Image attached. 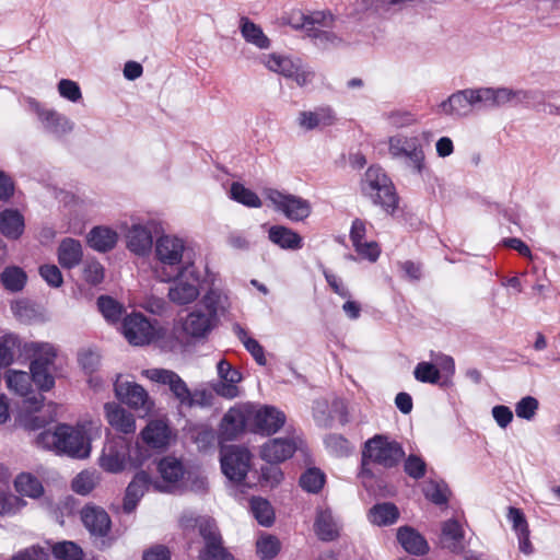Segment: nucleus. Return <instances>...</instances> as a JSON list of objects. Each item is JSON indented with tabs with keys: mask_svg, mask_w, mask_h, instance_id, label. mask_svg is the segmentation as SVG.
Returning <instances> with one entry per match:
<instances>
[{
	"mask_svg": "<svg viewBox=\"0 0 560 560\" xmlns=\"http://www.w3.org/2000/svg\"><path fill=\"white\" fill-rule=\"evenodd\" d=\"M86 424L71 427L59 424L55 430H45L36 438L37 446L67 454L75 458H86L91 453V444Z\"/></svg>",
	"mask_w": 560,
	"mask_h": 560,
	"instance_id": "nucleus-1",
	"label": "nucleus"
},
{
	"mask_svg": "<svg viewBox=\"0 0 560 560\" xmlns=\"http://www.w3.org/2000/svg\"><path fill=\"white\" fill-rule=\"evenodd\" d=\"M185 242L174 235H162L155 242L154 255L156 265L154 273L162 282H171L182 270Z\"/></svg>",
	"mask_w": 560,
	"mask_h": 560,
	"instance_id": "nucleus-2",
	"label": "nucleus"
},
{
	"mask_svg": "<svg viewBox=\"0 0 560 560\" xmlns=\"http://www.w3.org/2000/svg\"><path fill=\"white\" fill-rule=\"evenodd\" d=\"M361 189L365 196L387 212L396 209L398 198L394 185L381 167L371 166L368 168L361 183Z\"/></svg>",
	"mask_w": 560,
	"mask_h": 560,
	"instance_id": "nucleus-3",
	"label": "nucleus"
},
{
	"mask_svg": "<svg viewBox=\"0 0 560 560\" xmlns=\"http://www.w3.org/2000/svg\"><path fill=\"white\" fill-rule=\"evenodd\" d=\"M388 152L395 160H405L408 167L421 175L425 170V155L420 140L417 137H407L401 133L392 136L387 140Z\"/></svg>",
	"mask_w": 560,
	"mask_h": 560,
	"instance_id": "nucleus-4",
	"label": "nucleus"
},
{
	"mask_svg": "<svg viewBox=\"0 0 560 560\" xmlns=\"http://www.w3.org/2000/svg\"><path fill=\"white\" fill-rule=\"evenodd\" d=\"M167 298L176 305L195 302L200 294V278L192 264L188 262L171 280Z\"/></svg>",
	"mask_w": 560,
	"mask_h": 560,
	"instance_id": "nucleus-5",
	"label": "nucleus"
},
{
	"mask_svg": "<svg viewBox=\"0 0 560 560\" xmlns=\"http://www.w3.org/2000/svg\"><path fill=\"white\" fill-rule=\"evenodd\" d=\"M405 456L399 443L383 435H375L365 443L364 460L378 464L386 468L396 466Z\"/></svg>",
	"mask_w": 560,
	"mask_h": 560,
	"instance_id": "nucleus-6",
	"label": "nucleus"
},
{
	"mask_svg": "<svg viewBox=\"0 0 560 560\" xmlns=\"http://www.w3.org/2000/svg\"><path fill=\"white\" fill-rule=\"evenodd\" d=\"M477 105H481L479 89H465L451 94L436 107V114L453 118L469 116Z\"/></svg>",
	"mask_w": 560,
	"mask_h": 560,
	"instance_id": "nucleus-7",
	"label": "nucleus"
},
{
	"mask_svg": "<svg viewBox=\"0 0 560 560\" xmlns=\"http://www.w3.org/2000/svg\"><path fill=\"white\" fill-rule=\"evenodd\" d=\"M114 388L116 397L140 412L142 417L152 411L154 404L141 385L122 381L121 376H117Z\"/></svg>",
	"mask_w": 560,
	"mask_h": 560,
	"instance_id": "nucleus-8",
	"label": "nucleus"
},
{
	"mask_svg": "<svg viewBox=\"0 0 560 560\" xmlns=\"http://www.w3.org/2000/svg\"><path fill=\"white\" fill-rule=\"evenodd\" d=\"M142 375L154 383L168 386L180 405L191 407L195 404L194 395L187 384L174 371L166 369H148L142 371Z\"/></svg>",
	"mask_w": 560,
	"mask_h": 560,
	"instance_id": "nucleus-9",
	"label": "nucleus"
},
{
	"mask_svg": "<svg viewBox=\"0 0 560 560\" xmlns=\"http://www.w3.org/2000/svg\"><path fill=\"white\" fill-rule=\"evenodd\" d=\"M158 471L163 480V483L155 481L153 488L160 492H171L178 489L185 477L190 478L184 463L175 456H165L158 463Z\"/></svg>",
	"mask_w": 560,
	"mask_h": 560,
	"instance_id": "nucleus-10",
	"label": "nucleus"
},
{
	"mask_svg": "<svg viewBox=\"0 0 560 560\" xmlns=\"http://www.w3.org/2000/svg\"><path fill=\"white\" fill-rule=\"evenodd\" d=\"M265 194L275 209L281 211L292 221H302L311 214V205L305 199L292 195H284L276 189H267Z\"/></svg>",
	"mask_w": 560,
	"mask_h": 560,
	"instance_id": "nucleus-11",
	"label": "nucleus"
},
{
	"mask_svg": "<svg viewBox=\"0 0 560 560\" xmlns=\"http://www.w3.org/2000/svg\"><path fill=\"white\" fill-rule=\"evenodd\" d=\"M199 533L205 540L200 560H233L232 555L222 546V538L213 520L202 518L199 522Z\"/></svg>",
	"mask_w": 560,
	"mask_h": 560,
	"instance_id": "nucleus-12",
	"label": "nucleus"
},
{
	"mask_svg": "<svg viewBox=\"0 0 560 560\" xmlns=\"http://www.w3.org/2000/svg\"><path fill=\"white\" fill-rule=\"evenodd\" d=\"M221 468L228 479L242 482L250 467V453L238 446L225 448L221 455Z\"/></svg>",
	"mask_w": 560,
	"mask_h": 560,
	"instance_id": "nucleus-13",
	"label": "nucleus"
},
{
	"mask_svg": "<svg viewBox=\"0 0 560 560\" xmlns=\"http://www.w3.org/2000/svg\"><path fill=\"white\" fill-rule=\"evenodd\" d=\"M26 102L30 110L37 115L44 129L49 133L61 137L73 130L74 124L66 115L60 114L55 109L45 108L35 98L30 97Z\"/></svg>",
	"mask_w": 560,
	"mask_h": 560,
	"instance_id": "nucleus-14",
	"label": "nucleus"
},
{
	"mask_svg": "<svg viewBox=\"0 0 560 560\" xmlns=\"http://www.w3.org/2000/svg\"><path fill=\"white\" fill-rule=\"evenodd\" d=\"M122 332L128 342L133 346L149 345L156 337L154 326L140 313H132L125 317Z\"/></svg>",
	"mask_w": 560,
	"mask_h": 560,
	"instance_id": "nucleus-15",
	"label": "nucleus"
},
{
	"mask_svg": "<svg viewBox=\"0 0 560 560\" xmlns=\"http://www.w3.org/2000/svg\"><path fill=\"white\" fill-rule=\"evenodd\" d=\"M128 455V443L121 438L113 439L104 445L98 464L105 471L117 474L125 469Z\"/></svg>",
	"mask_w": 560,
	"mask_h": 560,
	"instance_id": "nucleus-16",
	"label": "nucleus"
},
{
	"mask_svg": "<svg viewBox=\"0 0 560 560\" xmlns=\"http://www.w3.org/2000/svg\"><path fill=\"white\" fill-rule=\"evenodd\" d=\"M252 420L256 432L270 435L283 427L285 415L275 407L262 406L258 409H253Z\"/></svg>",
	"mask_w": 560,
	"mask_h": 560,
	"instance_id": "nucleus-17",
	"label": "nucleus"
},
{
	"mask_svg": "<svg viewBox=\"0 0 560 560\" xmlns=\"http://www.w3.org/2000/svg\"><path fill=\"white\" fill-rule=\"evenodd\" d=\"M219 382L213 385V390L224 398H235L238 395L237 383L242 381V374L225 359L217 363Z\"/></svg>",
	"mask_w": 560,
	"mask_h": 560,
	"instance_id": "nucleus-18",
	"label": "nucleus"
},
{
	"mask_svg": "<svg viewBox=\"0 0 560 560\" xmlns=\"http://www.w3.org/2000/svg\"><path fill=\"white\" fill-rule=\"evenodd\" d=\"M253 408L247 406H236L230 408L224 415L220 431L225 440H234L242 433L248 420H252Z\"/></svg>",
	"mask_w": 560,
	"mask_h": 560,
	"instance_id": "nucleus-19",
	"label": "nucleus"
},
{
	"mask_svg": "<svg viewBox=\"0 0 560 560\" xmlns=\"http://www.w3.org/2000/svg\"><path fill=\"white\" fill-rule=\"evenodd\" d=\"M479 94L483 106H503L509 103H522L529 98L528 92L508 88H479Z\"/></svg>",
	"mask_w": 560,
	"mask_h": 560,
	"instance_id": "nucleus-20",
	"label": "nucleus"
},
{
	"mask_svg": "<svg viewBox=\"0 0 560 560\" xmlns=\"http://www.w3.org/2000/svg\"><path fill=\"white\" fill-rule=\"evenodd\" d=\"M336 121L335 112L329 106H319L310 110H301L296 116L299 128L304 131L323 129Z\"/></svg>",
	"mask_w": 560,
	"mask_h": 560,
	"instance_id": "nucleus-21",
	"label": "nucleus"
},
{
	"mask_svg": "<svg viewBox=\"0 0 560 560\" xmlns=\"http://www.w3.org/2000/svg\"><path fill=\"white\" fill-rule=\"evenodd\" d=\"M294 438H276L267 441L260 450V456L268 463H281L290 458L296 451Z\"/></svg>",
	"mask_w": 560,
	"mask_h": 560,
	"instance_id": "nucleus-22",
	"label": "nucleus"
},
{
	"mask_svg": "<svg viewBox=\"0 0 560 560\" xmlns=\"http://www.w3.org/2000/svg\"><path fill=\"white\" fill-rule=\"evenodd\" d=\"M81 520L85 528L94 537L104 538L110 530V518L102 508L86 505L81 511Z\"/></svg>",
	"mask_w": 560,
	"mask_h": 560,
	"instance_id": "nucleus-23",
	"label": "nucleus"
},
{
	"mask_svg": "<svg viewBox=\"0 0 560 560\" xmlns=\"http://www.w3.org/2000/svg\"><path fill=\"white\" fill-rule=\"evenodd\" d=\"M215 323L211 315L197 307L185 317L183 330L190 337L203 338L213 329Z\"/></svg>",
	"mask_w": 560,
	"mask_h": 560,
	"instance_id": "nucleus-24",
	"label": "nucleus"
},
{
	"mask_svg": "<svg viewBox=\"0 0 560 560\" xmlns=\"http://www.w3.org/2000/svg\"><path fill=\"white\" fill-rule=\"evenodd\" d=\"M153 485L154 482L151 481L149 474L139 471L127 487L124 499V510L127 513L132 512L145 491H148L150 487H153Z\"/></svg>",
	"mask_w": 560,
	"mask_h": 560,
	"instance_id": "nucleus-25",
	"label": "nucleus"
},
{
	"mask_svg": "<svg viewBox=\"0 0 560 560\" xmlns=\"http://www.w3.org/2000/svg\"><path fill=\"white\" fill-rule=\"evenodd\" d=\"M397 540L404 550L411 555L421 556L429 550V545L424 537L410 526L398 528Z\"/></svg>",
	"mask_w": 560,
	"mask_h": 560,
	"instance_id": "nucleus-26",
	"label": "nucleus"
},
{
	"mask_svg": "<svg viewBox=\"0 0 560 560\" xmlns=\"http://www.w3.org/2000/svg\"><path fill=\"white\" fill-rule=\"evenodd\" d=\"M108 423L117 431L122 433H132L136 430L133 416L122 407L116 404H106L104 406Z\"/></svg>",
	"mask_w": 560,
	"mask_h": 560,
	"instance_id": "nucleus-27",
	"label": "nucleus"
},
{
	"mask_svg": "<svg viewBox=\"0 0 560 560\" xmlns=\"http://www.w3.org/2000/svg\"><path fill=\"white\" fill-rule=\"evenodd\" d=\"M153 245L151 230L141 224H133L127 234V247L139 256L150 253Z\"/></svg>",
	"mask_w": 560,
	"mask_h": 560,
	"instance_id": "nucleus-28",
	"label": "nucleus"
},
{
	"mask_svg": "<svg viewBox=\"0 0 560 560\" xmlns=\"http://www.w3.org/2000/svg\"><path fill=\"white\" fill-rule=\"evenodd\" d=\"M269 240L277 246L287 250H298L303 247V238L293 230L283 225H273L268 231Z\"/></svg>",
	"mask_w": 560,
	"mask_h": 560,
	"instance_id": "nucleus-29",
	"label": "nucleus"
},
{
	"mask_svg": "<svg viewBox=\"0 0 560 560\" xmlns=\"http://www.w3.org/2000/svg\"><path fill=\"white\" fill-rule=\"evenodd\" d=\"M88 244L97 252H108L115 247L118 235L107 226H95L88 234Z\"/></svg>",
	"mask_w": 560,
	"mask_h": 560,
	"instance_id": "nucleus-30",
	"label": "nucleus"
},
{
	"mask_svg": "<svg viewBox=\"0 0 560 560\" xmlns=\"http://www.w3.org/2000/svg\"><path fill=\"white\" fill-rule=\"evenodd\" d=\"M141 436L148 445L161 448L168 443L170 428L162 420H153L142 430Z\"/></svg>",
	"mask_w": 560,
	"mask_h": 560,
	"instance_id": "nucleus-31",
	"label": "nucleus"
},
{
	"mask_svg": "<svg viewBox=\"0 0 560 560\" xmlns=\"http://www.w3.org/2000/svg\"><path fill=\"white\" fill-rule=\"evenodd\" d=\"M368 516L376 526H390L398 521L399 510L390 502L378 503L370 509Z\"/></svg>",
	"mask_w": 560,
	"mask_h": 560,
	"instance_id": "nucleus-32",
	"label": "nucleus"
},
{
	"mask_svg": "<svg viewBox=\"0 0 560 560\" xmlns=\"http://www.w3.org/2000/svg\"><path fill=\"white\" fill-rule=\"evenodd\" d=\"M82 259V247L74 238H65L58 247V260L63 268L71 269Z\"/></svg>",
	"mask_w": 560,
	"mask_h": 560,
	"instance_id": "nucleus-33",
	"label": "nucleus"
},
{
	"mask_svg": "<svg viewBox=\"0 0 560 560\" xmlns=\"http://www.w3.org/2000/svg\"><path fill=\"white\" fill-rule=\"evenodd\" d=\"M24 230V219L18 210L7 209L0 213V232L9 238H19Z\"/></svg>",
	"mask_w": 560,
	"mask_h": 560,
	"instance_id": "nucleus-34",
	"label": "nucleus"
},
{
	"mask_svg": "<svg viewBox=\"0 0 560 560\" xmlns=\"http://www.w3.org/2000/svg\"><path fill=\"white\" fill-rule=\"evenodd\" d=\"M240 30L243 38L259 49H268L270 47V39L264 33L262 28L250 21L248 18H242Z\"/></svg>",
	"mask_w": 560,
	"mask_h": 560,
	"instance_id": "nucleus-35",
	"label": "nucleus"
},
{
	"mask_svg": "<svg viewBox=\"0 0 560 560\" xmlns=\"http://www.w3.org/2000/svg\"><path fill=\"white\" fill-rule=\"evenodd\" d=\"M299 59H292L288 56L278 55V54H269L265 55L262 58V63L267 69L272 72L279 73L284 78L290 79L293 74V70L298 63Z\"/></svg>",
	"mask_w": 560,
	"mask_h": 560,
	"instance_id": "nucleus-36",
	"label": "nucleus"
},
{
	"mask_svg": "<svg viewBox=\"0 0 560 560\" xmlns=\"http://www.w3.org/2000/svg\"><path fill=\"white\" fill-rule=\"evenodd\" d=\"M8 388L19 396H27L32 389V377L27 372L9 370L5 373Z\"/></svg>",
	"mask_w": 560,
	"mask_h": 560,
	"instance_id": "nucleus-37",
	"label": "nucleus"
},
{
	"mask_svg": "<svg viewBox=\"0 0 560 560\" xmlns=\"http://www.w3.org/2000/svg\"><path fill=\"white\" fill-rule=\"evenodd\" d=\"M464 537L463 528L457 521L448 520L442 525L441 540L444 547L458 550L462 548V539Z\"/></svg>",
	"mask_w": 560,
	"mask_h": 560,
	"instance_id": "nucleus-38",
	"label": "nucleus"
},
{
	"mask_svg": "<svg viewBox=\"0 0 560 560\" xmlns=\"http://www.w3.org/2000/svg\"><path fill=\"white\" fill-rule=\"evenodd\" d=\"M27 350L33 353L31 363H38L39 366H52L57 355L56 348L48 342H32Z\"/></svg>",
	"mask_w": 560,
	"mask_h": 560,
	"instance_id": "nucleus-39",
	"label": "nucleus"
},
{
	"mask_svg": "<svg viewBox=\"0 0 560 560\" xmlns=\"http://www.w3.org/2000/svg\"><path fill=\"white\" fill-rule=\"evenodd\" d=\"M15 490L25 497L38 498L43 494V486L40 481L31 474H20L14 481Z\"/></svg>",
	"mask_w": 560,
	"mask_h": 560,
	"instance_id": "nucleus-40",
	"label": "nucleus"
},
{
	"mask_svg": "<svg viewBox=\"0 0 560 560\" xmlns=\"http://www.w3.org/2000/svg\"><path fill=\"white\" fill-rule=\"evenodd\" d=\"M314 527L322 540H332L338 534L336 523L328 511H320L317 514Z\"/></svg>",
	"mask_w": 560,
	"mask_h": 560,
	"instance_id": "nucleus-41",
	"label": "nucleus"
},
{
	"mask_svg": "<svg viewBox=\"0 0 560 560\" xmlns=\"http://www.w3.org/2000/svg\"><path fill=\"white\" fill-rule=\"evenodd\" d=\"M26 273L16 266L7 267L1 273V282L3 287L11 291H21L26 283Z\"/></svg>",
	"mask_w": 560,
	"mask_h": 560,
	"instance_id": "nucleus-42",
	"label": "nucleus"
},
{
	"mask_svg": "<svg viewBox=\"0 0 560 560\" xmlns=\"http://www.w3.org/2000/svg\"><path fill=\"white\" fill-rule=\"evenodd\" d=\"M31 377L40 390L47 392L55 386L52 366H39L38 363H31Z\"/></svg>",
	"mask_w": 560,
	"mask_h": 560,
	"instance_id": "nucleus-43",
	"label": "nucleus"
},
{
	"mask_svg": "<svg viewBox=\"0 0 560 560\" xmlns=\"http://www.w3.org/2000/svg\"><path fill=\"white\" fill-rule=\"evenodd\" d=\"M19 346V338L13 334H7L0 338V369L9 366L13 362Z\"/></svg>",
	"mask_w": 560,
	"mask_h": 560,
	"instance_id": "nucleus-44",
	"label": "nucleus"
},
{
	"mask_svg": "<svg viewBox=\"0 0 560 560\" xmlns=\"http://www.w3.org/2000/svg\"><path fill=\"white\" fill-rule=\"evenodd\" d=\"M226 298L217 290H209L201 299V308L217 320L218 314L224 310Z\"/></svg>",
	"mask_w": 560,
	"mask_h": 560,
	"instance_id": "nucleus-45",
	"label": "nucleus"
},
{
	"mask_svg": "<svg viewBox=\"0 0 560 560\" xmlns=\"http://www.w3.org/2000/svg\"><path fill=\"white\" fill-rule=\"evenodd\" d=\"M250 510L254 517L262 526H270L273 522V510L270 503L261 498L250 500Z\"/></svg>",
	"mask_w": 560,
	"mask_h": 560,
	"instance_id": "nucleus-46",
	"label": "nucleus"
},
{
	"mask_svg": "<svg viewBox=\"0 0 560 560\" xmlns=\"http://www.w3.org/2000/svg\"><path fill=\"white\" fill-rule=\"evenodd\" d=\"M231 198L244 206L252 208L261 207L259 197L240 183H233L230 189Z\"/></svg>",
	"mask_w": 560,
	"mask_h": 560,
	"instance_id": "nucleus-47",
	"label": "nucleus"
},
{
	"mask_svg": "<svg viewBox=\"0 0 560 560\" xmlns=\"http://www.w3.org/2000/svg\"><path fill=\"white\" fill-rule=\"evenodd\" d=\"M325 483V475L318 468H310L300 477L301 487L312 493H317Z\"/></svg>",
	"mask_w": 560,
	"mask_h": 560,
	"instance_id": "nucleus-48",
	"label": "nucleus"
},
{
	"mask_svg": "<svg viewBox=\"0 0 560 560\" xmlns=\"http://www.w3.org/2000/svg\"><path fill=\"white\" fill-rule=\"evenodd\" d=\"M52 553L60 560H82V549L72 541L58 542L52 547Z\"/></svg>",
	"mask_w": 560,
	"mask_h": 560,
	"instance_id": "nucleus-49",
	"label": "nucleus"
},
{
	"mask_svg": "<svg viewBox=\"0 0 560 560\" xmlns=\"http://www.w3.org/2000/svg\"><path fill=\"white\" fill-rule=\"evenodd\" d=\"M257 555L261 559H271L280 551V541L272 535L261 536L257 542Z\"/></svg>",
	"mask_w": 560,
	"mask_h": 560,
	"instance_id": "nucleus-50",
	"label": "nucleus"
},
{
	"mask_svg": "<svg viewBox=\"0 0 560 560\" xmlns=\"http://www.w3.org/2000/svg\"><path fill=\"white\" fill-rule=\"evenodd\" d=\"M308 36L314 40V44L320 49L336 47L341 43V39L335 33L329 31L310 28Z\"/></svg>",
	"mask_w": 560,
	"mask_h": 560,
	"instance_id": "nucleus-51",
	"label": "nucleus"
},
{
	"mask_svg": "<svg viewBox=\"0 0 560 560\" xmlns=\"http://www.w3.org/2000/svg\"><path fill=\"white\" fill-rule=\"evenodd\" d=\"M98 477L92 471L80 472L72 481L74 492L85 495L90 493L96 486Z\"/></svg>",
	"mask_w": 560,
	"mask_h": 560,
	"instance_id": "nucleus-52",
	"label": "nucleus"
},
{
	"mask_svg": "<svg viewBox=\"0 0 560 560\" xmlns=\"http://www.w3.org/2000/svg\"><path fill=\"white\" fill-rule=\"evenodd\" d=\"M413 376L421 383L435 384L440 380V370L435 364L429 362H420L415 368Z\"/></svg>",
	"mask_w": 560,
	"mask_h": 560,
	"instance_id": "nucleus-53",
	"label": "nucleus"
},
{
	"mask_svg": "<svg viewBox=\"0 0 560 560\" xmlns=\"http://www.w3.org/2000/svg\"><path fill=\"white\" fill-rule=\"evenodd\" d=\"M97 306L102 315L108 322H117L121 315V305L109 296H100L97 300Z\"/></svg>",
	"mask_w": 560,
	"mask_h": 560,
	"instance_id": "nucleus-54",
	"label": "nucleus"
},
{
	"mask_svg": "<svg viewBox=\"0 0 560 560\" xmlns=\"http://www.w3.org/2000/svg\"><path fill=\"white\" fill-rule=\"evenodd\" d=\"M539 408L538 400L533 396H525L515 405V413L518 418L530 421L535 418Z\"/></svg>",
	"mask_w": 560,
	"mask_h": 560,
	"instance_id": "nucleus-55",
	"label": "nucleus"
},
{
	"mask_svg": "<svg viewBox=\"0 0 560 560\" xmlns=\"http://www.w3.org/2000/svg\"><path fill=\"white\" fill-rule=\"evenodd\" d=\"M427 499L435 504H443L447 501V486L444 482L428 481L423 488Z\"/></svg>",
	"mask_w": 560,
	"mask_h": 560,
	"instance_id": "nucleus-56",
	"label": "nucleus"
},
{
	"mask_svg": "<svg viewBox=\"0 0 560 560\" xmlns=\"http://www.w3.org/2000/svg\"><path fill=\"white\" fill-rule=\"evenodd\" d=\"M59 95L71 102L78 103L82 100V92L79 84L70 79H61L57 85Z\"/></svg>",
	"mask_w": 560,
	"mask_h": 560,
	"instance_id": "nucleus-57",
	"label": "nucleus"
},
{
	"mask_svg": "<svg viewBox=\"0 0 560 560\" xmlns=\"http://www.w3.org/2000/svg\"><path fill=\"white\" fill-rule=\"evenodd\" d=\"M292 74L293 75L290 79L293 80L300 88L312 84L316 77L314 69L303 63L301 59H299Z\"/></svg>",
	"mask_w": 560,
	"mask_h": 560,
	"instance_id": "nucleus-58",
	"label": "nucleus"
},
{
	"mask_svg": "<svg viewBox=\"0 0 560 560\" xmlns=\"http://www.w3.org/2000/svg\"><path fill=\"white\" fill-rule=\"evenodd\" d=\"M387 122L394 128H405L417 122L416 116L402 109H395L385 115Z\"/></svg>",
	"mask_w": 560,
	"mask_h": 560,
	"instance_id": "nucleus-59",
	"label": "nucleus"
},
{
	"mask_svg": "<svg viewBox=\"0 0 560 560\" xmlns=\"http://www.w3.org/2000/svg\"><path fill=\"white\" fill-rule=\"evenodd\" d=\"M104 267L96 260H89L83 267V278L90 284L101 283L104 280Z\"/></svg>",
	"mask_w": 560,
	"mask_h": 560,
	"instance_id": "nucleus-60",
	"label": "nucleus"
},
{
	"mask_svg": "<svg viewBox=\"0 0 560 560\" xmlns=\"http://www.w3.org/2000/svg\"><path fill=\"white\" fill-rule=\"evenodd\" d=\"M405 472L413 478L420 479L425 475L427 464L417 455H409L404 465Z\"/></svg>",
	"mask_w": 560,
	"mask_h": 560,
	"instance_id": "nucleus-61",
	"label": "nucleus"
},
{
	"mask_svg": "<svg viewBox=\"0 0 560 560\" xmlns=\"http://www.w3.org/2000/svg\"><path fill=\"white\" fill-rule=\"evenodd\" d=\"M353 247L362 259H366L370 262H375L381 255L380 245L375 241H366Z\"/></svg>",
	"mask_w": 560,
	"mask_h": 560,
	"instance_id": "nucleus-62",
	"label": "nucleus"
},
{
	"mask_svg": "<svg viewBox=\"0 0 560 560\" xmlns=\"http://www.w3.org/2000/svg\"><path fill=\"white\" fill-rule=\"evenodd\" d=\"M25 505V501L14 494H2L0 497V514H13Z\"/></svg>",
	"mask_w": 560,
	"mask_h": 560,
	"instance_id": "nucleus-63",
	"label": "nucleus"
},
{
	"mask_svg": "<svg viewBox=\"0 0 560 560\" xmlns=\"http://www.w3.org/2000/svg\"><path fill=\"white\" fill-rule=\"evenodd\" d=\"M101 355L92 349H83L79 352V363L86 372H94L100 364Z\"/></svg>",
	"mask_w": 560,
	"mask_h": 560,
	"instance_id": "nucleus-64",
	"label": "nucleus"
}]
</instances>
